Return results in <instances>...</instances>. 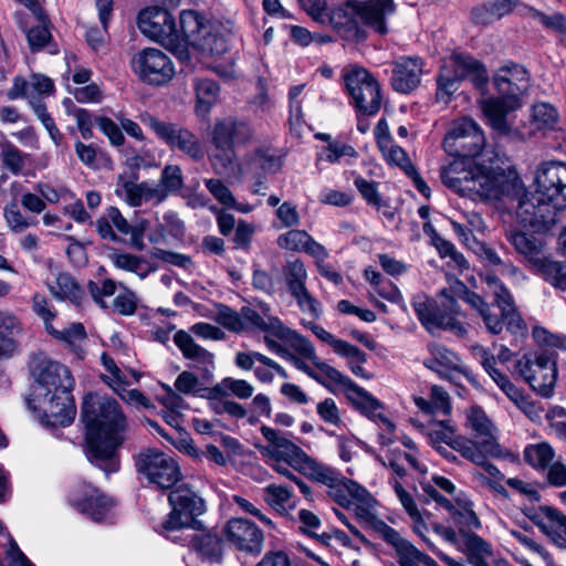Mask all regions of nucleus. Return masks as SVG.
Wrapping results in <instances>:
<instances>
[{
  "label": "nucleus",
  "instance_id": "39",
  "mask_svg": "<svg viewBox=\"0 0 566 566\" xmlns=\"http://www.w3.org/2000/svg\"><path fill=\"white\" fill-rule=\"evenodd\" d=\"M505 237L520 254L538 264L543 248L539 240L534 235L526 234L515 229L507 230Z\"/></svg>",
  "mask_w": 566,
  "mask_h": 566
},
{
  "label": "nucleus",
  "instance_id": "12",
  "mask_svg": "<svg viewBox=\"0 0 566 566\" xmlns=\"http://www.w3.org/2000/svg\"><path fill=\"white\" fill-rule=\"evenodd\" d=\"M134 463L137 473L159 489H170L181 479L177 461L156 449L140 451L134 457Z\"/></svg>",
  "mask_w": 566,
  "mask_h": 566
},
{
  "label": "nucleus",
  "instance_id": "6",
  "mask_svg": "<svg viewBox=\"0 0 566 566\" xmlns=\"http://www.w3.org/2000/svg\"><path fill=\"white\" fill-rule=\"evenodd\" d=\"M210 136L217 151L212 164L227 169L237 158L235 149L254 143L256 134L249 120L229 116L214 122Z\"/></svg>",
  "mask_w": 566,
  "mask_h": 566
},
{
  "label": "nucleus",
  "instance_id": "29",
  "mask_svg": "<svg viewBox=\"0 0 566 566\" xmlns=\"http://www.w3.org/2000/svg\"><path fill=\"white\" fill-rule=\"evenodd\" d=\"M461 298L476 312L489 333L499 335L506 326V318L503 313L496 311V306L488 303L481 295L468 290L463 284H461Z\"/></svg>",
  "mask_w": 566,
  "mask_h": 566
},
{
  "label": "nucleus",
  "instance_id": "54",
  "mask_svg": "<svg viewBox=\"0 0 566 566\" xmlns=\"http://www.w3.org/2000/svg\"><path fill=\"white\" fill-rule=\"evenodd\" d=\"M307 328H310L313 334L319 338L321 340L329 344L334 352L338 355H357L358 352L355 349V346L349 344L346 340L337 339L333 334L324 329L322 326L315 323L304 324Z\"/></svg>",
  "mask_w": 566,
  "mask_h": 566
},
{
  "label": "nucleus",
  "instance_id": "50",
  "mask_svg": "<svg viewBox=\"0 0 566 566\" xmlns=\"http://www.w3.org/2000/svg\"><path fill=\"white\" fill-rule=\"evenodd\" d=\"M554 457L555 452L547 442L530 444L524 450L525 461L537 470L547 469Z\"/></svg>",
  "mask_w": 566,
  "mask_h": 566
},
{
  "label": "nucleus",
  "instance_id": "16",
  "mask_svg": "<svg viewBox=\"0 0 566 566\" xmlns=\"http://www.w3.org/2000/svg\"><path fill=\"white\" fill-rule=\"evenodd\" d=\"M344 83L356 112L363 115H376L380 111V85L371 73H346Z\"/></svg>",
  "mask_w": 566,
  "mask_h": 566
},
{
  "label": "nucleus",
  "instance_id": "19",
  "mask_svg": "<svg viewBox=\"0 0 566 566\" xmlns=\"http://www.w3.org/2000/svg\"><path fill=\"white\" fill-rule=\"evenodd\" d=\"M70 502L82 514L94 522L106 521L114 502L91 484H78L71 493Z\"/></svg>",
  "mask_w": 566,
  "mask_h": 566
},
{
  "label": "nucleus",
  "instance_id": "33",
  "mask_svg": "<svg viewBox=\"0 0 566 566\" xmlns=\"http://www.w3.org/2000/svg\"><path fill=\"white\" fill-rule=\"evenodd\" d=\"M191 545L195 551L210 563H220L222 559L223 541L214 531L193 535Z\"/></svg>",
  "mask_w": 566,
  "mask_h": 566
},
{
  "label": "nucleus",
  "instance_id": "3",
  "mask_svg": "<svg viewBox=\"0 0 566 566\" xmlns=\"http://www.w3.org/2000/svg\"><path fill=\"white\" fill-rule=\"evenodd\" d=\"M29 368L36 382L35 395L42 411L40 422L46 427L70 426L76 413L71 371L43 353L32 356Z\"/></svg>",
  "mask_w": 566,
  "mask_h": 566
},
{
  "label": "nucleus",
  "instance_id": "64",
  "mask_svg": "<svg viewBox=\"0 0 566 566\" xmlns=\"http://www.w3.org/2000/svg\"><path fill=\"white\" fill-rule=\"evenodd\" d=\"M87 289L94 302L101 307L107 308L108 304L105 298L115 294L116 282L112 279H105L101 282L90 281Z\"/></svg>",
  "mask_w": 566,
  "mask_h": 566
},
{
  "label": "nucleus",
  "instance_id": "21",
  "mask_svg": "<svg viewBox=\"0 0 566 566\" xmlns=\"http://www.w3.org/2000/svg\"><path fill=\"white\" fill-rule=\"evenodd\" d=\"M174 343L181 352L182 357L189 360L188 367L203 375V380L214 378V354L197 344L190 333L179 329L174 335Z\"/></svg>",
  "mask_w": 566,
  "mask_h": 566
},
{
  "label": "nucleus",
  "instance_id": "31",
  "mask_svg": "<svg viewBox=\"0 0 566 566\" xmlns=\"http://www.w3.org/2000/svg\"><path fill=\"white\" fill-rule=\"evenodd\" d=\"M21 332L20 319L8 311H0V359H8L17 353V336Z\"/></svg>",
  "mask_w": 566,
  "mask_h": 566
},
{
  "label": "nucleus",
  "instance_id": "17",
  "mask_svg": "<svg viewBox=\"0 0 566 566\" xmlns=\"http://www.w3.org/2000/svg\"><path fill=\"white\" fill-rule=\"evenodd\" d=\"M223 533L227 541L240 552L256 556L263 549V531L247 518H230L223 527Z\"/></svg>",
  "mask_w": 566,
  "mask_h": 566
},
{
  "label": "nucleus",
  "instance_id": "60",
  "mask_svg": "<svg viewBox=\"0 0 566 566\" xmlns=\"http://www.w3.org/2000/svg\"><path fill=\"white\" fill-rule=\"evenodd\" d=\"M427 436L433 447L446 443L452 449V442L454 441V430L444 420L431 422L427 427Z\"/></svg>",
  "mask_w": 566,
  "mask_h": 566
},
{
  "label": "nucleus",
  "instance_id": "38",
  "mask_svg": "<svg viewBox=\"0 0 566 566\" xmlns=\"http://www.w3.org/2000/svg\"><path fill=\"white\" fill-rule=\"evenodd\" d=\"M293 490L283 484L269 483L263 488V501L279 515L285 516L293 509Z\"/></svg>",
  "mask_w": 566,
  "mask_h": 566
},
{
  "label": "nucleus",
  "instance_id": "22",
  "mask_svg": "<svg viewBox=\"0 0 566 566\" xmlns=\"http://www.w3.org/2000/svg\"><path fill=\"white\" fill-rule=\"evenodd\" d=\"M484 282L488 290L493 295V305L496 306L506 318L507 331L512 334H523L527 329L526 323L518 312L510 290L494 274H486Z\"/></svg>",
  "mask_w": 566,
  "mask_h": 566
},
{
  "label": "nucleus",
  "instance_id": "56",
  "mask_svg": "<svg viewBox=\"0 0 566 566\" xmlns=\"http://www.w3.org/2000/svg\"><path fill=\"white\" fill-rule=\"evenodd\" d=\"M311 237L305 230L291 229L280 234L276 243L284 250L304 252Z\"/></svg>",
  "mask_w": 566,
  "mask_h": 566
},
{
  "label": "nucleus",
  "instance_id": "26",
  "mask_svg": "<svg viewBox=\"0 0 566 566\" xmlns=\"http://www.w3.org/2000/svg\"><path fill=\"white\" fill-rule=\"evenodd\" d=\"M291 349L296 352L300 356L310 359L314 364V366L319 370L317 374L325 378L326 382L328 384V387H326L327 389H331L332 385H336L343 388L346 394L355 384L348 376L342 374L333 366L321 360L316 356L312 343L302 335Z\"/></svg>",
  "mask_w": 566,
  "mask_h": 566
},
{
  "label": "nucleus",
  "instance_id": "42",
  "mask_svg": "<svg viewBox=\"0 0 566 566\" xmlns=\"http://www.w3.org/2000/svg\"><path fill=\"white\" fill-rule=\"evenodd\" d=\"M461 538L468 560L472 566H478L493 556V549L490 544L474 532L463 531Z\"/></svg>",
  "mask_w": 566,
  "mask_h": 566
},
{
  "label": "nucleus",
  "instance_id": "1",
  "mask_svg": "<svg viewBox=\"0 0 566 566\" xmlns=\"http://www.w3.org/2000/svg\"><path fill=\"white\" fill-rule=\"evenodd\" d=\"M82 420L86 427L88 461L107 475L119 470L118 449L125 441L127 419L112 397L97 394L85 396Z\"/></svg>",
  "mask_w": 566,
  "mask_h": 566
},
{
  "label": "nucleus",
  "instance_id": "20",
  "mask_svg": "<svg viewBox=\"0 0 566 566\" xmlns=\"http://www.w3.org/2000/svg\"><path fill=\"white\" fill-rule=\"evenodd\" d=\"M242 323L244 331L264 332L265 335L285 343L291 348L301 336L297 332L284 325L277 316L269 314L261 315L250 306L242 307Z\"/></svg>",
  "mask_w": 566,
  "mask_h": 566
},
{
  "label": "nucleus",
  "instance_id": "55",
  "mask_svg": "<svg viewBox=\"0 0 566 566\" xmlns=\"http://www.w3.org/2000/svg\"><path fill=\"white\" fill-rule=\"evenodd\" d=\"M302 9L316 22L321 24L329 23L334 29V13L337 9L328 11L326 0H297Z\"/></svg>",
  "mask_w": 566,
  "mask_h": 566
},
{
  "label": "nucleus",
  "instance_id": "23",
  "mask_svg": "<svg viewBox=\"0 0 566 566\" xmlns=\"http://www.w3.org/2000/svg\"><path fill=\"white\" fill-rule=\"evenodd\" d=\"M428 350L429 356L423 360L428 369L452 382L461 375L469 378L470 373L457 353L439 344L429 345Z\"/></svg>",
  "mask_w": 566,
  "mask_h": 566
},
{
  "label": "nucleus",
  "instance_id": "45",
  "mask_svg": "<svg viewBox=\"0 0 566 566\" xmlns=\"http://www.w3.org/2000/svg\"><path fill=\"white\" fill-rule=\"evenodd\" d=\"M306 478L319 482L331 490L338 481L342 473L332 467L317 462L315 459L308 457L301 471L298 472Z\"/></svg>",
  "mask_w": 566,
  "mask_h": 566
},
{
  "label": "nucleus",
  "instance_id": "49",
  "mask_svg": "<svg viewBox=\"0 0 566 566\" xmlns=\"http://www.w3.org/2000/svg\"><path fill=\"white\" fill-rule=\"evenodd\" d=\"M3 218L9 230L14 233H21L31 227H36L39 223L35 218L24 216L15 201L6 205Z\"/></svg>",
  "mask_w": 566,
  "mask_h": 566
},
{
  "label": "nucleus",
  "instance_id": "7",
  "mask_svg": "<svg viewBox=\"0 0 566 566\" xmlns=\"http://www.w3.org/2000/svg\"><path fill=\"white\" fill-rule=\"evenodd\" d=\"M440 296V304L424 294H418L412 298L411 305L418 319L430 334L443 329L455 336H464L467 328L455 317L460 313L457 300L447 290H442Z\"/></svg>",
  "mask_w": 566,
  "mask_h": 566
},
{
  "label": "nucleus",
  "instance_id": "62",
  "mask_svg": "<svg viewBox=\"0 0 566 566\" xmlns=\"http://www.w3.org/2000/svg\"><path fill=\"white\" fill-rule=\"evenodd\" d=\"M558 114L555 107L548 103H538L533 106L532 120L536 128H552L557 123Z\"/></svg>",
  "mask_w": 566,
  "mask_h": 566
},
{
  "label": "nucleus",
  "instance_id": "9",
  "mask_svg": "<svg viewBox=\"0 0 566 566\" xmlns=\"http://www.w3.org/2000/svg\"><path fill=\"white\" fill-rule=\"evenodd\" d=\"M180 30L186 41L202 56H219L228 50V41L220 27L205 20L197 11L180 13Z\"/></svg>",
  "mask_w": 566,
  "mask_h": 566
},
{
  "label": "nucleus",
  "instance_id": "43",
  "mask_svg": "<svg viewBox=\"0 0 566 566\" xmlns=\"http://www.w3.org/2000/svg\"><path fill=\"white\" fill-rule=\"evenodd\" d=\"M137 71H171L169 57L159 49L146 48L133 59Z\"/></svg>",
  "mask_w": 566,
  "mask_h": 566
},
{
  "label": "nucleus",
  "instance_id": "25",
  "mask_svg": "<svg viewBox=\"0 0 566 566\" xmlns=\"http://www.w3.org/2000/svg\"><path fill=\"white\" fill-rule=\"evenodd\" d=\"M234 364L242 370H253L254 377L263 384H271L275 374L284 379L289 378L287 371L279 363L259 352H238Z\"/></svg>",
  "mask_w": 566,
  "mask_h": 566
},
{
  "label": "nucleus",
  "instance_id": "8",
  "mask_svg": "<svg viewBox=\"0 0 566 566\" xmlns=\"http://www.w3.org/2000/svg\"><path fill=\"white\" fill-rule=\"evenodd\" d=\"M514 371L542 397L554 394L557 381V353L539 349L524 353L516 359Z\"/></svg>",
  "mask_w": 566,
  "mask_h": 566
},
{
  "label": "nucleus",
  "instance_id": "10",
  "mask_svg": "<svg viewBox=\"0 0 566 566\" xmlns=\"http://www.w3.org/2000/svg\"><path fill=\"white\" fill-rule=\"evenodd\" d=\"M493 85L499 96L482 101L481 108L491 127L499 134L506 135L511 127L507 116L522 106L523 88L505 77L497 76L494 77Z\"/></svg>",
  "mask_w": 566,
  "mask_h": 566
},
{
  "label": "nucleus",
  "instance_id": "41",
  "mask_svg": "<svg viewBox=\"0 0 566 566\" xmlns=\"http://www.w3.org/2000/svg\"><path fill=\"white\" fill-rule=\"evenodd\" d=\"M195 87L197 96L196 112L198 115H208L218 101L220 87L216 81L209 77L196 80Z\"/></svg>",
  "mask_w": 566,
  "mask_h": 566
},
{
  "label": "nucleus",
  "instance_id": "59",
  "mask_svg": "<svg viewBox=\"0 0 566 566\" xmlns=\"http://www.w3.org/2000/svg\"><path fill=\"white\" fill-rule=\"evenodd\" d=\"M290 294L303 313L313 318H319L322 314L321 303L310 293L306 285L290 292Z\"/></svg>",
  "mask_w": 566,
  "mask_h": 566
},
{
  "label": "nucleus",
  "instance_id": "51",
  "mask_svg": "<svg viewBox=\"0 0 566 566\" xmlns=\"http://www.w3.org/2000/svg\"><path fill=\"white\" fill-rule=\"evenodd\" d=\"M485 71L484 65L472 55L462 51H452L443 57L441 71Z\"/></svg>",
  "mask_w": 566,
  "mask_h": 566
},
{
  "label": "nucleus",
  "instance_id": "28",
  "mask_svg": "<svg viewBox=\"0 0 566 566\" xmlns=\"http://www.w3.org/2000/svg\"><path fill=\"white\" fill-rule=\"evenodd\" d=\"M346 397L367 418L382 424L388 433L394 432L395 424L381 412L382 403L367 390L355 382L346 392Z\"/></svg>",
  "mask_w": 566,
  "mask_h": 566
},
{
  "label": "nucleus",
  "instance_id": "37",
  "mask_svg": "<svg viewBox=\"0 0 566 566\" xmlns=\"http://www.w3.org/2000/svg\"><path fill=\"white\" fill-rule=\"evenodd\" d=\"M186 227L185 222L174 211H167L163 217V223L158 224L157 229L147 234V239L153 244L163 243L166 241V233L176 240H181L185 237Z\"/></svg>",
  "mask_w": 566,
  "mask_h": 566
},
{
  "label": "nucleus",
  "instance_id": "48",
  "mask_svg": "<svg viewBox=\"0 0 566 566\" xmlns=\"http://www.w3.org/2000/svg\"><path fill=\"white\" fill-rule=\"evenodd\" d=\"M543 279L557 290L566 291V262L543 259L538 262Z\"/></svg>",
  "mask_w": 566,
  "mask_h": 566
},
{
  "label": "nucleus",
  "instance_id": "63",
  "mask_svg": "<svg viewBox=\"0 0 566 566\" xmlns=\"http://www.w3.org/2000/svg\"><path fill=\"white\" fill-rule=\"evenodd\" d=\"M158 185L161 190H164L166 197H168L170 192L179 191L184 186L181 168L177 165L166 166L161 171Z\"/></svg>",
  "mask_w": 566,
  "mask_h": 566
},
{
  "label": "nucleus",
  "instance_id": "27",
  "mask_svg": "<svg viewBox=\"0 0 566 566\" xmlns=\"http://www.w3.org/2000/svg\"><path fill=\"white\" fill-rule=\"evenodd\" d=\"M452 450L459 452L470 462L479 465L484 459L501 458L502 449L496 440H482L478 438L455 437L452 442Z\"/></svg>",
  "mask_w": 566,
  "mask_h": 566
},
{
  "label": "nucleus",
  "instance_id": "35",
  "mask_svg": "<svg viewBox=\"0 0 566 566\" xmlns=\"http://www.w3.org/2000/svg\"><path fill=\"white\" fill-rule=\"evenodd\" d=\"M243 170L258 171L264 174H274L280 170L282 166L281 157L275 155L268 148H258L243 158Z\"/></svg>",
  "mask_w": 566,
  "mask_h": 566
},
{
  "label": "nucleus",
  "instance_id": "58",
  "mask_svg": "<svg viewBox=\"0 0 566 566\" xmlns=\"http://www.w3.org/2000/svg\"><path fill=\"white\" fill-rule=\"evenodd\" d=\"M455 524L459 526V534L462 536L463 531L473 532L481 527V522L472 509V504L465 502L460 509L451 510Z\"/></svg>",
  "mask_w": 566,
  "mask_h": 566
},
{
  "label": "nucleus",
  "instance_id": "57",
  "mask_svg": "<svg viewBox=\"0 0 566 566\" xmlns=\"http://www.w3.org/2000/svg\"><path fill=\"white\" fill-rule=\"evenodd\" d=\"M283 274L289 292L306 285L307 271L298 259L289 261L283 269Z\"/></svg>",
  "mask_w": 566,
  "mask_h": 566
},
{
  "label": "nucleus",
  "instance_id": "53",
  "mask_svg": "<svg viewBox=\"0 0 566 566\" xmlns=\"http://www.w3.org/2000/svg\"><path fill=\"white\" fill-rule=\"evenodd\" d=\"M298 521H300V531L315 538L317 542L322 544H328L331 536L326 533L318 534L317 530L321 527L322 522L321 518L313 513L312 511L302 509L298 511Z\"/></svg>",
  "mask_w": 566,
  "mask_h": 566
},
{
  "label": "nucleus",
  "instance_id": "18",
  "mask_svg": "<svg viewBox=\"0 0 566 566\" xmlns=\"http://www.w3.org/2000/svg\"><path fill=\"white\" fill-rule=\"evenodd\" d=\"M137 25L143 34L153 40L168 43L178 40L175 19L167 9L161 7L143 9L138 13Z\"/></svg>",
  "mask_w": 566,
  "mask_h": 566
},
{
  "label": "nucleus",
  "instance_id": "32",
  "mask_svg": "<svg viewBox=\"0 0 566 566\" xmlns=\"http://www.w3.org/2000/svg\"><path fill=\"white\" fill-rule=\"evenodd\" d=\"M328 495L343 507L352 506L355 501H369V492L364 486L343 475L328 490Z\"/></svg>",
  "mask_w": 566,
  "mask_h": 566
},
{
  "label": "nucleus",
  "instance_id": "24",
  "mask_svg": "<svg viewBox=\"0 0 566 566\" xmlns=\"http://www.w3.org/2000/svg\"><path fill=\"white\" fill-rule=\"evenodd\" d=\"M377 531L381 537L390 544L398 557L400 566H438L437 562L429 555L420 552L409 541L403 538L395 528L380 522Z\"/></svg>",
  "mask_w": 566,
  "mask_h": 566
},
{
  "label": "nucleus",
  "instance_id": "52",
  "mask_svg": "<svg viewBox=\"0 0 566 566\" xmlns=\"http://www.w3.org/2000/svg\"><path fill=\"white\" fill-rule=\"evenodd\" d=\"M206 382H213V380H203V375L193 370H184L177 376L174 385L176 390L184 395L199 397Z\"/></svg>",
  "mask_w": 566,
  "mask_h": 566
},
{
  "label": "nucleus",
  "instance_id": "44",
  "mask_svg": "<svg viewBox=\"0 0 566 566\" xmlns=\"http://www.w3.org/2000/svg\"><path fill=\"white\" fill-rule=\"evenodd\" d=\"M546 517L547 521L541 524L542 531L557 547L566 549V515L548 507Z\"/></svg>",
  "mask_w": 566,
  "mask_h": 566
},
{
  "label": "nucleus",
  "instance_id": "34",
  "mask_svg": "<svg viewBox=\"0 0 566 566\" xmlns=\"http://www.w3.org/2000/svg\"><path fill=\"white\" fill-rule=\"evenodd\" d=\"M264 344L266 348L275 354L276 356L290 361L296 369L305 373L308 377L316 380L324 387H328L325 378L314 371L301 357H297L290 350V346L285 343L281 344L276 339H273L269 335H264L263 337Z\"/></svg>",
  "mask_w": 566,
  "mask_h": 566
},
{
  "label": "nucleus",
  "instance_id": "36",
  "mask_svg": "<svg viewBox=\"0 0 566 566\" xmlns=\"http://www.w3.org/2000/svg\"><path fill=\"white\" fill-rule=\"evenodd\" d=\"M48 333L55 339L64 343L65 347L77 358L83 357V345L87 339V334L82 323H73L63 331H59L52 326Z\"/></svg>",
  "mask_w": 566,
  "mask_h": 566
},
{
  "label": "nucleus",
  "instance_id": "30",
  "mask_svg": "<svg viewBox=\"0 0 566 566\" xmlns=\"http://www.w3.org/2000/svg\"><path fill=\"white\" fill-rule=\"evenodd\" d=\"M48 289L57 301H69L76 306L85 301V291L67 272H59L52 282H48Z\"/></svg>",
  "mask_w": 566,
  "mask_h": 566
},
{
  "label": "nucleus",
  "instance_id": "46",
  "mask_svg": "<svg viewBox=\"0 0 566 566\" xmlns=\"http://www.w3.org/2000/svg\"><path fill=\"white\" fill-rule=\"evenodd\" d=\"M378 147L389 165L398 166L407 174H410L409 170H413L407 153L394 143L391 135L378 137Z\"/></svg>",
  "mask_w": 566,
  "mask_h": 566
},
{
  "label": "nucleus",
  "instance_id": "4",
  "mask_svg": "<svg viewBox=\"0 0 566 566\" xmlns=\"http://www.w3.org/2000/svg\"><path fill=\"white\" fill-rule=\"evenodd\" d=\"M440 177L444 186L473 201H511L524 190L512 172L481 166L465 168L460 161L442 167Z\"/></svg>",
  "mask_w": 566,
  "mask_h": 566
},
{
  "label": "nucleus",
  "instance_id": "2",
  "mask_svg": "<svg viewBox=\"0 0 566 566\" xmlns=\"http://www.w3.org/2000/svg\"><path fill=\"white\" fill-rule=\"evenodd\" d=\"M534 182V192L518 198L515 217L523 227L545 231L557 222V212L566 207V163H542Z\"/></svg>",
  "mask_w": 566,
  "mask_h": 566
},
{
  "label": "nucleus",
  "instance_id": "40",
  "mask_svg": "<svg viewBox=\"0 0 566 566\" xmlns=\"http://www.w3.org/2000/svg\"><path fill=\"white\" fill-rule=\"evenodd\" d=\"M465 427L472 437L482 440H496L494 427L481 407L472 406L467 411Z\"/></svg>",
  "mask_w": 566,
  "mask_h": 566
},
{
  "label": "nucleus",
  "instance_id": "47",
  "mask_svg": "<svg viewBox=\"0 0 566 566\" xmlns=\"http://www.w3.org/2000/svg\"><path fill=\"white\" fill-rule=\"evenodd\" d=\"M111 259L117 269L135 273L142 280L155 271V268L147 260L130 253H115Z\"/></svg>",
  "mask_w": 566,
  "mask_h": 566
},
{
  "label": "nucleus",
  "instance_id": "5",
  "mask_svg": "<svg viewBox=\"0 0 566 566\" xmlns=\"http://www.w3.org/2000/svg\"><path fill=\"white\" fill-rule=\"evenodd\" d=\"M395 13L394 0H348L337 8L332 20L338 31L356 30L359 21L375 32L386 34L388 33L387 19Z\"/></svg>",
  "mask_w": 566,
  "mask_h": 566
},
{
  "label": "nucleus",
  "instance_id": "11",
  "mask_svg": "<svg viewBox=\"0 0 566 566\" xmlns=\"http://www.w3.org/2000/svg\"><path fill=\"white\" fill-rule=\"evenodd\" d=\"M168 501L171 512L163 523L165 531L174 532L185 527L200 530L201 523L197 517L206 512L202 497L187 485H180L169 493Z\"/></svg>",
  "mask_w": 566,
  "mask_h": 566
},
{
  "label": "nucleus",
  "instance_id": "14",
  "mask_svg": "<svg viewBox=\"0 0 566 566\" xmlns=\"http://www.w3.org/2000/svg\"><path fill=\"white\" fill-rule=\"evenodd\" d=\"M260 430L266 444L260 446L259 450L272 468L276 471L280 464L300 472L310 455L284 433L268 426H262Z\"/></svg>",
  "mask_w": 566,
  "mask_h": 566
},
{
  "label": "nucleus",
  "instance_id": "15",
  "mask_svg": "<svg viewBox=\"0 0 566 566\" xmlns=\"http://www.w3.org/2000/svg\"><path fill=\"white\" fill-rule=\"evenodd\" d=\"M485 145V137L479 124L463 117L452 123L443 139L444 150L461 158L476 157Z\"/></svg>",
  "mask_w": 566,
  "mask_h": 566
},
{
  "label": "nucleus",
  "instance_id": "13",
  "mask_svg": "<svg viewBox=\"0 0 566 566\" xmlns=\"http://www.w3.org/2000/svg\"><path fill=\"white\" fill-rule=\"evenodd\" d=\"M140 120L150 127L157 137L171 149L181 151L195 161L205 158V148L201 140L188 128L175 123L163 122L148 113L143 114Z\"/></svg>",
  "mask_w": 566,
  "mask_h": 566
},
{
  "label": "nucleus",
  "instance_id": "61",
  "mask_svg": "<svg viewBox=\"0 0 566 566\" xmlns=\"http://www.w3.org/2000/svg\"><path fill=\"white\" fill-rule=\"evenodd\" d=\"M464 80L463 73H440L437 77V98L448 103L450 97L459 90L461 81Z\"/></svg>",
  "mask_w": 566,
  "mask_h": 566
}]
</instances>
